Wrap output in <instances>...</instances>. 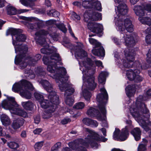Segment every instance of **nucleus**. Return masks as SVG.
I'll use <instances>...</instances> for the list:
<instances>
[{
	"mask_svg": "<svg viewBox=\"0 0 151 151\" xmlns=\"http://www.w3.org/2000/svg\"><path fill=\"white\" fill-rule=\"evenodd\" d=\"M42 53L47 55L43 58L44 63L47 65V70L51 73H55L53 78L58 83L60 89L62 91H65V96H69L73 93L75 89L70 88L67 82L68 77L66 76V71L63 67H57L56 63L61 60L59 54L56 53V50L53 47H50L48 45L41 50Z\"/></svg>",
	"mask_w": 151,
	"mask_h": 151,
	"instance_id": "f257e3e1",
	"label": "nucleus"
},
{
	"mask_svg": "<svg viewBox=\"0 0 151 151\" xmlns=\"http://www.w3.org/2000/svg\"><path fill=\"white\" fill-rule=\"evenodd\" d=\"M115 24L117 30L122 34L121 36L124 40L125 45L128 47L124 51V55L127 60H122L123 65L126 68H131L133 65L134 53L132 48L129 49V47H133L134 45L135 42L133 37L124 31L126 29L129 32H132L133 26L131 21L128 19H125L124 21L123 20L122 18L117 19L115 21Z\"/></svg>",
	"mask_w": 151,
	"mask_h": 151,
	"instance_id": "f03ea898",
	"label": "nucleus"
},
{
	"mask_svg": "<svg viewBox=\"0 0 151 151\" xmlns=\"http://www.w3.org/2000/svg\"><path fill=\"white\" fill-rule=\"evenodd\" d=\"M145 99L143 96H139L136 100V108L132 106L130 108V111L132 116L145 131H150L149 136L151 137V122L149 121L147 123L145 122L150 116L149 110L143 103Z\"/></svg>",
	"mask_w": 151,
	"mask_h": 151,
	"instance_id": "7ed1b4c3",
	"label": "nucleus"
},
{
	"mask_svg": "<svg viewBox=\"0 0 151 151\" xmlns=\"http://www.w3.org/2000/svg\"><path fill=\"white\" fill-rule=\"evenodd\" d=\"M85 130L89 133L87 137L84 140L81 139L69 143L68 145L70 148L73 150L85 151L86 148L88 147L89 145L93 147L97 148L99 146L98 143V142H105L107 140L103 137L100 138L97 133L88 128H85Z\"/></svg>",
	"mask_w": 151,
	"mask_h": 151,
	"instance_id": "20e7f679",
	"label": "nucleus"
},
{
	"mask_svg": "<svg viewBox=\"0 0 151 151\" xmlns=\"http://www.w3.org/2000/svg\"><path fill=\"white\" fill-rule=\"evenodd\" d=\"M101 93L96 97L97 101L99 102L98 106L101 112L94 108L91 107L88 110L87 114L90 116H96L100 120H105L106 118V111L105 107L106 101L108 99V95L104 88L100 89Z\"/></svg>",
	"mask_w": 151,
	"mask_h": 151,
	"instance_id": "39448f33",
	"label": "nucleus"
},
{
	"mask_svg": "<svg viewBox=\"0 0 151 151\" xmlns=\"http://www.w3.org/2000/svg\"><path fill=\"white\" fill-rule=\"evenodd\" d=\"M82 71L83 74V80L84 81L82 86V89H84L83 91V95L85 99L88 101L91 97V94L85 87L92 90L96 87L97 84L94 82V78L93 76L95 69L91 68L84 70V68H83Z\"/></svg>",
	"mask_w": 151,
	"mask_h": 151,
	"instance_id": "423d86ee",
	"label": "nucleus"
},
{
	"mask_svg": "<svg viewBox=\"0 0 151 151\" xmlns=\"http://www.w3.org/2000/svg\"><path fill=\"white\" fill-rule=\"evenodd\" d=\"M22 30L20 29H15L13 28L9 29L6 33V35L8 36L11 34L12 39V43L14 46L15 50L16 53H18V52L22 53L23 51L24 53H26L28 51V47L25 45H18L17 42L24 41L26 39V37L24 34H22Z\"/></svg>",
	"mask_w": 151,
	"mask_h": 151,
	"instance_id": "0eeeda50",
	"label": "nucleus"
},
{
	"mask_svg": "<svg viewBox=\"0 0 151 151\" xmlns=\"http://www.w3.org/2000/svg\"><path fill=\"white\" fill-rule=\"evenodd\" d=\"M83 47V45L82 43H78L77 45V48L76 49L75 53V57L78 60L79 64L80 65V69L81 71L83 70V68H84V70H87L93 68H91L92 67V63L90 59H87V62H81V60L87 56L86 52L82 49Z\"/></svg>",
	"mask_w": 151,
	"mask_h": 151,
	"instance_id": "6e6552de",
	"label": "nucleus"
},
{
	"mask_svg": "<svg viewBox=\"0 0 151 151\" xmlns=\"http://www.w3.org/2000/svg\"><path fill=\"white\" fill-rule=\"evenodd\" d=\"M27 89L32 90L34 88L32 84L26 80H22L16 83L12 87L13 91L17 92L19 91L20 95L22 97L29 99L31 97V94Z\"/></svg>",
	"mask_w": 151,
	"mask_h": 151,
	"instance_id": "1a4fd4ad",
	"label": "nucleus"
},
{
	"mask_svg": "<svg viewBox=\"0 0 151 151\" xmlns=\"http://www.w3.org/2000/svg\"><path fill=\"white\" fill-rule=\"evenodd\" d=\"M7 100L2 102V107L5 109L9 110L11 113L25 117L27 114L24 111L18 108V105L15 101L14 97H7Z\"/></svg>",
	"mask_w": 151,
	"mask_h": 151,
	"instance_id": "9d476101",
	"label": "nucleus"
},
{
	"mask_svg": "<svg viewBox=\"0 0 151 151\" xmlns=\"http://www.w3.org/2000/svg\"><path fill=\"white\" fill-rule=\"evenodd\" d=\"M55 29L54 27H51L49 28L47 30L42 29L37 32L35 34V40L40 45L45 44L46 40L42 37V36L49 34V36L53 40H57L58 35L55 32Z\"/></svg>",
	"mask_w": 151,
	"mask_h": 151,
	"instance_id": "9b49d317",
	"label": "nucleus"
},
{
	"mask_svg": "<svg viewBox=\"0 0 151 151\" xmlns=\"http://www.w3.org/2000/svg\"><path fill=\"white\" fill-rule=\"evenodd\" d=\"M134 66L137 68L134 69H129L127 71L126 75L128 79L130 81H133L137 83L142 81L143 80L142 77L139 75L140 69H145L146 67L142 66L139 61H136L134 63Z\"/></svg>",
	"mask_w": 151,
	"mask_h": 151,
	"instance_id": "f8f14e48",
	"label": "nucleus"
},
{
	"mask_svg": "<svg viewBox=\"0 0 151 151\" xmlns=\"http://www.w3.org/2000/svg\"><path fill=\"white\" fill-rule=\"evenodd\" d=\"M38 81L43 88L49 93L48 96V99H51L52 98H54L55 101L56 103H57L58 96L56 95V92L53 88L52 84L46 80L41 79L38 80Z\"/></svg>",
	"mask_w": 151,
	"mask_h": 151,
	"instance_id": "ddd939ff",
	"label": "nucleus"
},
{
	"mask_svg": "<svg viewBox=\"0 0 151 151\" xmlns=\"http://www.w3.org/2000/svg\"><path fill=\"white\" fill-rule=\"evenodd\" d=\"M126 0H115V2L116 5L119 4L117 6V10L116 9V12L117 16L115 17V20L123 18V16L127 14L128 8L126 4L124 3Z\"/></svg>",
	"mask_w": 151,
	"mask_h": 151,
	"instance_id": "4468645a",
	"label": "nucleus"
},
{
	"mask_svg": "<svg viewBox=\"0 0 151 151\" xmlns=\"http://www.w3.org/2000/svg\"><path fill=\"white\" fill-rule=\"evenodd\" d=\"M134 10L136 14L139 17V20L142 23L147 24L149 26L151 25L150 19L147 17H142L145 14V12L143 7L139 6H135Z\"/></svg>",
	"mask_w": 151,
	"mask_h": 151,
	"instance_id": "2eb2a0df",
	"label": "nucleus"
},
{
	"mask_svg": "<svg viewBox=\"0 0 151 151\" xmlns=\"http://www.w3.org/2000/svg\"><path fill=\"white\" fill-rule=\"evenodd\" d=\"M23 51H22V53L18 52L19 54L16 56L15 59V63L16 64H19L21 69H23L25 68L27 65V63L30 65H32V63L30 62V59H29L28 58H26L25 56L24 55V54Z\"/></svg>",
	"mask_w": 151,
	"mask_h": 151,
	"instance_id": "dca6fc26",
	"label": "nucleus"
},
{
	"mask_svg": "<svg viewBox=\"0 0 151 151\" xmlns=\"http://www.w3.org/2000/svg\"><path fill=\"white\" fill-rule=\"evenodd\" d=\"M90 43L94 45L95 47H99L98 49H94L92 50V53L94 55L98 56H104L105 55V51L103 47L101 46V44L96 40L93 38H89Z\"/></svg>",
	"mask_w": 151,
	"mask_h": 151,
	"instance_id": "f3484780",
	"label": "nucleus"
},
{
	"mask_svg": "<svg viewBox=\"0 0 151 151\" xmlns=\"http://www.w3.org/2000/svg\"><path fill=\"white\" fill-rule=\"evenodd\" d=\"M128 135V128L126 126L125 128L122 129L120 134L119 129L116 128L115 131L114 132L113 138L115 140H119L121 141H123L127 139Z\"/></svg>",
	"mask_w": 151,
	"mask_h": 151,
	"instance_id": "a211bd4d",
	"label": "nucleus"
},
{
	"mask_svg": "<svg viewBox=\"0 0 151 151\" xmlns=\"http://www.w3.org/2000/svg\"><path fill=\"white\" fill-rule=\"evenodd\" d=\"M84 18L85 21L89 22V20L91 21H97L101 19V13L94 12L92 13V12L86 11L84 13Z\"/></svg>",
	"mask_w": 151,
	"mask_h": 151,
	"instance_id": "6ab92c4d",
	"label": "nucleus"
},
{
	"mask_svg": "<svg viewBox=\"0 0 151 151\" xmlns=\"http://www.w3.org/2000/svg\"><path fill=\"white\" fill-rule=\"evenodd\" d=\"M88 27L91 32L98 33L101 31L102 26L95 22H89L88 24Z\"/></svg>",
	"mask_w": 151,
	"mask_h": 151,
	"instance_id": "aec40b11",
	"label": "nucleus"
},
{
	"mask_svg": "<svg viewBox=\"0 0 151 151\" xmlns=\"http://www.w3.org/2000/svg\"><path fill=\"white\" fill-rule=\"evenodd\" d=\"M49 99L50 101L51 102V104L50 105H48L46 108H45V110L49 112H50V113L52 114L55 111L57 107V105L59 104L58 97L57 103H56L55 101V99L54 98H52L51 99Z\"/></svg>",
	"mask_w": 151,
	"mask_h": 151,
	"instance_id": "412c9836",
	"label": "nucleus"
},
{
	"mask_svg": "<svg viewBox=\"0 0 151 151\" xmlns=\"http://www.w3.org/2000/svg\"><path fill=\"white\" fill-rule=\"evenodd\" d=\"M126 93L127 96L130 97L134 96L136 91L135 87L134 85H129L125 88Z\"/></svg>",
	"mask_w": 151,
	"mask_h": 151,
	"instance_id": "4be33fe9",
	"label": "nucleus"
},
{
	"mask_svg": "<svg viewBox=\"0 0 151 151\" xmlns=\"http://www.w3.org/2000/svg\"><path fill=\"white\" fill-rule=\"evenodd\" d=\"M131 133L134 136L136 141L139 140L141 138V132L139 128L136 127L131 131Z\"/></svg>",
	"mask_w": 151,
	"mask_h": 151,
	"instance_id": "5701e85b",
	"label": "nucleus"
},
{
	"mask_svg": "<svg viewBox=\"0 0 151 151\" xmlns=\"http://www.w3.org/2000/svg\"><path fill=\"white\" fill-rule=\"evenodd\" d=\"M24 123L23 119L18 118L14 120L12 124V127L14 129H17L22 126Z\"/></svg>",
	"mask_w": 151,
	"mask_h": 151,
	"instance_id": "b1692460",
	"label": "nucleus"
},
{
	"mask_svg": "<svg viewBox=\"0 0 151 151\" xmlns=\"http://www.w3.org/2000/svg\"><path fill=\"white\" fill-rule=\"evenodd\" d=\"M82 121L83 123L88 126H91L92 127H96L98 125V123L96 121L89 118H84Z\"/></svg>",
	"mask_w": 151,
	"mask_h": 151,
	"instance_id": "393cba45",
	"label": "nucleus"
},
{
	"mask_svg": "<svg viewBox=\"0 0 151 151\" xmlns=\"http://www.w3.org/2000/svg\"><path fill=\"white\" fill-rule=\"evenodd\" d=\"M108 73L106 72H102L100 74L98 77V81L100 83L104 84L105 83V77L108 75Z\"/></svg>",
	"mask_w": 151,
	"mask_h": 151,
	"instance_id": "a878e982",
	"label": "nucleus"
},
{
	"mask_svg": "<svg viewBox=\"0 0 151 151\" xmlns=\"http://www.w3.org/2000/svg\"><path fill=\"white\" fill-rule=\"evenodd\" d=\"M22 104L24 109L28 110H32L34 107L33 104L30 101L27 102H22Z\"/></svg>",
	"mask_w": 151,
	"mask_h": 151,
	"instance_id": "bb28decb",
	"label": "nucleus"
},
{
	"mask_svg": "<svg viewBox=\"0 0 151 151\" xmlns=\"http://www.w3.org/2000/svg\"><path fill=\"white\" fill-rule=\"evenodd\" d=\"M1 121L3 124L5 126L9 125L10 124V121L8 117L5 114H2L0 116Z\"/></svg>",
	"mask_w": 151,
	"mask_h": 151,
	"instance_id": "cd10ccee",
	"label": "nucleus"
},
{
	"mask_svg": "<svg viewBox=\"0 0 151 151\" xmlns=\"http://www.w3.org/2000/svg\"><path fill=\"white\" fill-rule=\"evenodd\" d=\"M30 20L32 22H36L37 29L42 27L44 25V22L40 20L37 18L32 17Z\"/></svg>",
	"mask_w": 151,
	"mask_h": 151,
	"instance_id": "c85d7f7f",
	"label": "nucleus"
},
{
	"mask_svg": "<svg viewBox=\"0 0 151 151\" xmlns=\"http://www.w3.org/2000/svg\"><path fill=\"white\" fill-rule=\"evenodd\" d=\"M7 13L9 15H14L17 14V10L15 8L10 6L6 7Z\"/></svg>",
	"mask_w": 151,
	"mask_h": 151,
	"instance_id": "c756f323",
	"label": "nucleus"
},
{
	"mask_svg": "<svg viewBox=\"0 0 151 151\" xmlns=\"http://www.w3.org/2000/svg\"><path fill=\"white\" fill-rule=\"evenodd\" d=\"M95 0L93 1L91 8L97 10L101 11V6L100 2L96 1H95Z\"/></svg>",
	"mask_w": 151,
	"mask_h": 151,
	"instance_id": "7c9ffc66",
	"label": "nucleus"
},
{
	"mask_svg": "<svg viewBox=\"0 0 151 151\" xmlns=\"http://www.w3.org/2000/svg\"><path fill=\"white\" fill-rule=\"evenodd\" d=\"M48 100L46 99H43L40 102V104L41 106L43 108H46L48 105L51 104V102L48 99Z\"/></svg>",
	"mask_w": 151,
	"mask_h": 151,
	"instance_id": "2f4dec72",
	"label": "nucleus"
},
{
	"mask_svg": "<svg viewBox=\"0 0 151 151\" xmlns=\"http://www.w3.org/2000/svg\"><path fill=\"white\" fill-rule=\"evenodd\" d=\"M89 0V1L85 0L83 2L82 4L84 8H91L93 1L94 0Z\"/></svg>",
	"mask_w": 151,
	"mask_h": 151,
	"instance_id": "473e14b6",
	"label": "nucleus"
},
{
	"mask_svg": "<svg viewBox=\"0 0 151 151\" xmlns=\"http://www.w3.org/2000/svg\"><path fill=\"white\" fill-rule=\"evenodd\" d=\"M65 97L66 104L69 106H72L74 102L73 99L71 97L69 96H65Z\"/></svg>",
	"mask_w": 151,
	"mask_h": 151,
	"instance_id": "72a5a7b5",
	"label": "nucleus"
},
{
	"mask_svg": "<svg viewBox=\"0 0 151 151\" xmlns=\"http://www.w3.org/2000/svg\"><path fill=\"white\" fill-rule=\"evenodd\" d=\"M47 14L49 16L56 17L59 15V13L55 9H52L49 11Z\"/></svg>",
	"mask_w": 151,
	"mask_h": 151,
	"instance_id": "f704fd0d",
	"label": "nucleus"
},
{
	"mask_svg": "<svg viewBox=\"0 0 151 151\" xmlns=\"http://www.w3.org/2000/svg\"><path fill=\"white\" fill-rule=\"evenodd\" d=\"M52 115V114L45 110L42 114V117L43 119H48L51 117Z\"/></svg>",
	"mask_w": 151,
	"mask_h": 151,
	"instance_id": "c9c22d12",
	"label": "nucleus"
},
{
	"mask_svg": "<svg viewBox=\"0 0 151 151\" xmlns=\"http://www.w3.org/2000/svg\"><path fill=\"white\" fill-rule=\"evenodd\" d=\"M37 73L38 76L41 77L45 76L46 74L44 70L42 68H40L37 69Z\"/></svg>",
	"mask_w": 151,
	"mask_h": 151,
	"instance_id": "e433bc0d",
	"label": "nucleus"
},
{
	"mask_svg": "<svg viewBox=\"0 0 151 151\" xmlns=\"http://www.w3.org/2000/svg\"><path fill=\"white\" fill-rule=\"evenodd\" d=\"M61 143L60 142H58L55 144L51 148V151H56L59 150L61 147Z\"/></svg>",
	"mask_w": 151,
	"mask_h": 151,
	"instance_id": "4c0bfd02",
	"label": "nucleus"
},
{
	"mask_svg": "<svg viewBox=\"0 0 151 151\" xmlns=\"http://www.w3.org/2000/svg\"><path fill=\"white\" fill-rule=\"evenodd\" d=\"M85 106V104L83 102H79L76 103L73 107L76 109H81L83 108Z\"/></svg>",
	"mask_w": 151,
	"mask_h": 151,
	"instance_id": "58836bf2",
	"label": "nucleus"
},
{
	"mask_svg": "<svg viewBox=\"0 0 151 151\" xmlns=\"http://www.w3.org/2000/svg\"><path fill=\"white\" fill-rule=\"evenodd\" d=\"M28 58H29V59H30V60H29L30 61L32 64V63H33V62H36L37 61L40 60L41 59V56L40 54H37L35 55L34 57V58H33V59H32L31 58L29 57Z\"/></svg>",
	"mask_w": 151,
	"mask_h": 151,
	"instance_id": "ea45409f",
	"label": "nucleus"
},
{
	"mask_svg": "<svg viewBox=\"0 0 151 151\" xmlns=\"http://www.w3.org/2000/svg\"><path fill=\"white\" fill-rule=\"evenodd\" d=\"M147 146L143 143H140L138 147V151H145L147 150Z\"/></svg>",
	"mask_w": 151,
	"mask_h": 151,
	"instance_id": "a19ab883",
	"label": "nucleus"
},
{
	"mask_svg": "<svg viewBox=\"0 0 151 151\" xmlns=\"http://www.w3.org/2000/svg\"><path fill=\"white\" fill-rule=\"evenodd\" d=\"M34 24L33 23H28L27 25V27L32 30H36L37 29V27L36 22H35Z\"/></svg>",
	"mask_w": 151,
	"mask_h": 151,
	"instance_id": "79ce46f5",
	"label": "nucleus"
},
{
	"mask_svg": "<svg viewBox=\"0 0 151 151\" xmlns=\"http://www.w3.org/2000/svg\"><path fill=\"white\" fill-rule=\"evenodd\" d=\"M8 145L10 148L13 149H15L18 147V145L15 142H10Z\"/></svg>",
	"mask_w": 151,
	"mask_h": 151,
	"instance_id": "37998d69",
	"label": "nucleus"
},
{
	"mask_svg": "<svg viewBox=\"0 0 151 151\" xmlns=\"http://www.w3.org/2000/svg\"><path fill=\"white\" fill-rule=\"evenodd\" d=\"M34 96L35 98L39 100L40 102L43 100V96L40 93L37 92L35 93H34Z\"/></svg>",
	"mask_w": 151,
	"mask_h": 151,
	"instance_id": "c03bdc74",
	"label": "nucleus"
},
{
	"mask_svg": "<svg viewBox=\"0 0 151 151\" xmlns=\"http://www.w3.org/2000/svg\"><path fill=\"white\" fill-rule=\"evenodd\" d=\"M36 0H20V2L24 5L28 6L31 4V2L34 1Z\"/></svg>",
	"mask_w": 151,
	"mask_h": 151,
	"instance_id": "a18cd8bd",
	"label": "nucleus"
},
{
	"mask_svg": "<svg viewBox=\"0 0 151 151\" xmlns=\"http://www.w3.org/2000/svg\"><path fill=\"white\" fill-rule=\"evenodd\" d=\"M43 145V142L42 141L36 143L34 146V147L36 150H39L42 146Z\"/></svg>",
	"mask_w": 151,
	"mask_h": 151,
	"instance_id": "49530a36",
	"label": "nucleus"
},
{
	"mask_svg": "<svg viewBox=\"0 0 151 151\" xmlns=\"http://www.w3.org/2000/svg\"><path fill=\"white\" fill-rule=\"evenodd\" d=\"M58 27L63 32L65 33L67 30L63 24H59L57 25Z\"/></svg>",
	"mask_w": 151,
	"mask_h": 151,
	"instance_id": "de8ad7c7",
	"label": "nucleus"
},
{
	"mask_svg": "<svg viewBox=\"0 0 151 151\" xmlns=\"http://www.w3.org/2000/svg\"><path fill=\"white\" fill-rule=\"evenodd\" d=\"M113 40L114 41V43L117 45H119L121 43V42L120 41V40L116 38H113Z\"/></svg>",
	"mask_w": 151,
	"mask_h": 151,
	"instance_id": "09e8293b",
	"label": "nucleus"
},
{
	"mask_svg": "<svg viewBox=\"0 0 151 151\" xmlns=\"http://www.w3.org/2000/svg\"><path fill=\"white\" fill-rule=\"evenodd\" d=\"M35 122L37 124H38L40 121V116H35L34 118Z\"/></svg>",
	"mask_w": 151,
	"mask_h": 151,
	"instance_id": "8fccbe9b",
	"label": "nucleus"
},
{
	"mask_svg": "<svg viewBox=\"0 0 151 151\" xmlns=\"http://www.w3.org/2000/svg\"><path fill=\"white\" fill-rule=\"evenodd\" d=\"M55 22V21L54 20L50 19L47 21L46 24L47 25H49L54 24Z\"/></svg>",
	"mask_w": 151,
	"mask_h": 151,
	"instance_id": "3c124183",
	"label": "nucleus"
},
{
	"mask_svg": "<svg viewBox=\"0 0 151 151\" xmlns=\"http://www.w3.org/2000/svg\"><path fill=\"white\" fill-rule=\"evenodd\" d=\"M42 131L41 128H37L33 131V133L35 134H38Z\"/></svg>",
	"mask_w": 151,
	"mask_h": 151,
	"instance_id": "603ef678",
	"label": "nucleus"
},
{
	"mask_svg": "<svg viewBox=\"0 0 151 151\" xmlns=\"http://www.w3.org/2000/svg\"><path fill=\"white\" fill-rule=\"evenodd\" d=\"M145 10H146L148 12L151 11V5L148 4L144 8Z\"/></svg>",
	"mask_w": 151,
	"mask_h": 151,
	"instance_id": "864d4df0",
	"label": "nucleus"
},
{
	"mask_svg": "<svg viewBox=\"0 0 151 151\" xmlns=\"http://www.w3.org/2000/svg\"><path fill=\"white\" fill-rule=\"evenodd\" d=\"M70 121L69 119H64L61 122V123L63 124H66Z\"/></svg>",
	"mask_w": 151,
	"mask_h": 151,
	"instance_id": "5fc2aeb1",
	"label": "nucleus"
},
{
	"mask_svg": "<svg viewBox=\"0 0 151 151\" xmlns=\"http://www.w3.org/2000/svg\"><path fill=\"white\" fill-rule=\"evenodd\" d=\"M95 64L97 66L99 67L101 66L102 68H103V66L102 65V62L100 60H96L95 61Z\"/></svg>",
	"mask_w": 151,
	"mask_h": 151,
	"instance_id": "6e6d98bb",
	"label": "nucleus"
},
{
	"mask_svg": "<svg viewBox=\"0 0 151 151\" xmlns=\"http://www.w3.org/2000/svg\"><path fill=\"white\" fill-rule=\"evenodd\" d=\"M45 4L48 7L50 6L51 5V1L49 0H45Z\"/></svg>",
	"mask_w": 151,
	"mask_h": 151,
	"instance_id": "4d7b16f0",
	"label": "nucleus"
},
{
	"mask_svg": "<svg viewBox=\"0 0 151 151\" xmlns=\"http://www.w3.org/2000/svg\"><path fill=\"white\" fill-rule=\"evenodd\" d=\"M72 15L73 17L79 20L80 19V17L79 15H77V14L75 12H73L72 14Z\"/></svg>",
	"mask_w": 151,
	"mask_h": 151,
	"instance_id": "13d9d810",
	"label": "nucleus"
},
{
	"mask_svg": "<svg viewBox=\"0 0 151 151\" xmlns=\"http://www.w3.org/2000/svg\"><path fill=\"white\" fill-rule=\"evenodd\" d=\"M68 30L69 31V32L70 34L73 37H74L75 36L74 34L72 32V29L71 28V27L70 25H68Z\"/></svg>",
	"mask_w": 151,
	"mask_h": 151,
	"instance_id": "bf43d9fd",
	"label": "nucleus"
},
{
	"mask_svg": "<svg viewBox=\"0 0 151 151\" xmlns=\"http://www.w3.org/2000/svg\"><path fill=\"white\" fill-rule=\"evenodd\" d=\"M73 4L74 5L77 6L81 7V3L78 1H75L73 3Z\"/></svg>",
	"mask_w": 151,
	"mask_h": 151,
	"instance_id": "052dcab7",
	"label": "nucleus"
},
{
	"mask_svg": "<svg viewBox=\"0 0 151 151\" xmlns=\"http://www.w3.org/2000/svg\"><path fill=\"white\" fill-rule=\"evenodd\" d=\"M4 0H0V8L4 6Z\"/></svg>",
	"mask_w": 151,
	"mask_h": 151,
	"instance_id": "680f3d73",
	"label": "nucleus"
},
{
	"mask_svg": "<svg viewBox=\"0 0 151 151\" xmlns=\"http://www.w3.org/2000/svg\"><path fill=\"white\" fill-rule=\"evenodd\" d=\"M21 135L22 137H26V132L24 131H23L21 133Z\"/></svg>",
	"mask_w": 151,
	"mask_h": 151,
	"instance_id": "e2e57ef3",
	"label": "nucleus"
},
{
	"mask_svg": "<svg viewBox=\"0 0 151 151\" xmlns=\"http://www.w3.org/2000/svg\"><path fill=\"white\" fill-rule=\"evenodd\" d=\"M100 130L101 131L104 135L106 136V129L104 128H102Z\"/></svg>",
	"mask_w": 151,
	"mask_h": 151,
	"instance_id": "0e129e2a",
	"label": "nucleus"
},
{
	"mask_svg": "<svg viewBox=\"0 0 151 151\" xmlns=\"http://www.w3.org/2000/svg\"><path fill=\"white\" fill-rule=\"evenodd\" d=\"M139 0H130L132 4L134 5L136 4Z\"/></svg>",
	"mask_w": 151,
	"mask_h": 151,
	"instance_id": "69168bd1",
	"label": "nucleus"
},
{
	"mask_svg": "<svg viewBox=\"0 0 151 151\" xmlns=\"http://www.w3.org/2000/svg\"><path fill=\"white\" fill-rule=\"evenodd\" d=\"M111 151H125V150L119 148H114L111 150Z\"/></svg>",
	"mask_w": 151,
	"mask_h": 151,
	"instance_id": "338daca9",
	"label": "nucleus"
},
{
	"mask_svg": "<svg viewBox=\"0 0 151 151\" xmlns=\"http://www.w3.org/2000/svg\"><path fill=\"white\" fill-rule=\"evenodd\" d=\"M147 94L149 96H151V89L148 90L147 92Z\"/></svg>",
	"mask_w": 151,
	"mask_h": 151,
	"instance_id": "774afa93",
	"label": "nucleus"
}]
</instances>
